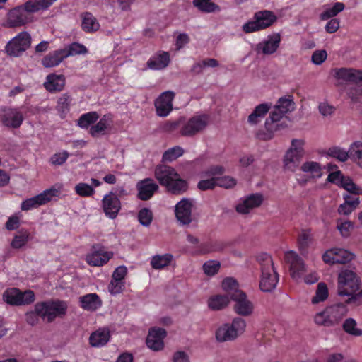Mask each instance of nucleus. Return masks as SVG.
Masks as SVG:
<instances>
[{
	"label": "nucleus",
	"instance_id": "nucleus-1",
	"mask_svg": "<svg viewBox=\"0 0 362 362\" xmlns=\"http://www.w3.org/2000/svg\"><path fill=\"white\" fill-rule=\"evenodd\" d=\"M57 0H28L23 4L11 9L7 15L4 27L8 28L25 25L30 21L28 13H37L48 9Z\"/></svg>",
	"mask_w": 362,
	"mask_h": 362
},
{
	"label": "nucleus",
	"instance_id": "nucleus-2",
	"mask_svg": "<svg viewBox=\"0 0 362 362\" xmlns=\"http://www.w3.org/2000/svg\"><path fill=\"white\" fill-rule=\"evenodd\" d=\"M361 281L355 272L351 270H342L338 276V294L347 296L346 304L353 306L362 305V289L359 291Z\"/></svg>",
	"mask_w": 362,
	"mask_h": 362
},
{
	"label": "nucleus",
	"instance_id": "nucleus-3",
	"mask_svg": "<svg viewBox=\"0 0 362 362\" xmlns=\"http://www.w3.org/2000/svg\"><path fill=\"white\" fill-rule=\"evenodd\" d=\"M345 303H337L325 308L321 312L316 313L314 321L317 325L324 327H334L338 325L348 313Z\"/></svg>",
	"mask_w": 362,
	"mask_h": 362
},
{
	"label": "nucleus",
	"instance_id": "nucleus-4",
	"mask_svg": "<svg viewBox=\"0 0 362 362\" xmlns=\"http://www.w3.org/2000/svg\"><path fill=\"white\" fill-rule=\"evenodd\" d=\"M261 267L262 277L259 282V288L264 292H270L274 290L279 281L277 274L271 256L263 253L257 257Z\"/></svg>",
	"mask_w": 362,
	"mask_h": 362
},
{
	"label": "nucleus",
	"instance_id": "nucleus-5",
	"mask_svg": "<svg viewBox=\"0 0 362 362\" xmlns=\"http://www.w3.org/2000/svg\"><path fill=\"white\" fill-rule=\"evenodd\" d=\"M246 325L245 319L235 317L230 323H223L216 329V339L218 342L235 341L245 332Z\"/></svg>",
	"mask_w": 362,
	"mask_h": 362
},
{
	"label": "nucleus",
	"instance_id": "nucleus-6",
	"mask_svg": "<svg viewBox=\"0 0 362 362\" xmlns=\"http://www.w3.org/2000/svg\"><path fill=\"white\" fill-rule=\"evenodd\" d=\"M36 310L43 320L51 323L57 317H63L66 314L67 304L59 300L37 302Z\"/></svg>",
	"mask_w": 362,
	"mask_h": 362
},
{
	"label": "nucleus",
	"instance_id": "nucleus-7",
	"mask_svg": "<svg viewBox=\"0 0 362 362\" xmlns=\"http://www.w3.org/2000/svg\"><path fill=\"white\" fill-rule=\"evenodd\" d=\"M276 20V16L272 11L263 10L257 11L255 13L252 21H249L243 24L242 30L245 33L259 31L270 27Z\"/></svg>",
	"mask_w": 362,
	"mask_h": 362
},
{
	"label": "nucleus",
	"instance_id": "nucleus-8",
	"mask_svg": "<svg viewBox=\"0 0 362 362\" xmlns=\"http://www.w3.org/2000/svg\"><path fill=\"white\" fill-rule=\"evenodd\" d=\"M304 140L294 139L291 141V146L286 151L284 163L286 169L292 172L299 166L300 160L304 155Z\"/></svg>",
	"mask_w": 362,
	"mask_h": 362
},
{
	"label": "nucleus",
	"instance_id": "nucleus-9",
	"mask_svg": "<svg viewBox=\"0 0 362 362\" xmlns=\"http://www.w3.org/2000/svg\"><path fill=\"white\" fill-rule=\"evenodd\" d=\"M3 300L11 305H25L33 303L35 300V296L31 290L22 292L17 288H10L4 292Z\"/></svg>",
	"mask_w": 362,
	"mask_h": 362
},
{
	"label": "nucleus",
	"instance_id": "nucleus-10",
	"mask_svg": "<svg viewBox=\"0 0 362 362\" xmlns=\"http://www.w3.org/2000/svg\"><path fill=\"white\" fill-rule=\"evenodd\" d=\"M210 117L206 114H202L192 117L180 129V134L183 136L190 137L202 132L206 129Z\"/></svg>",
	"mask_w": 362,
	"mask_h": 362
},
{
	"label": "nucleus",
	"instance_id": "nucleus-11",
	"mask_svg": "<svg viewBox=\"0 0 362 362\" xmlns=\"http://www.w3.org/2000/svg\"><path fill=\"white\" fill-rule=\"evenodd\" d=\"M31 36L25 31L19 33L12 38L6 46V52L9 56L19 57L31 45Z\"/></svg>",
	"mask_w": 362,
	"mask_h": 362
},
{
	"label": "nucleus",
	"instance_id": "nucleus-12",
	"mask_svg": "<svg viewBox=\"0 0 362 362\" xmlns=\"http://www.w3.org/2000/svg\"><path fill=\"white\" fill-rule=\"evenodd\" d=\"M23 120V112L18 107H4L0 111V122L6 127L18 129Z\"/></svg>",
	"mask_w": 362,
	"mask_h": 362
},
{
	"label": "nucleus",
	"instance_id": "nucleus-13",
	"mask_svg": "<svg viewBox=\"0 0 362 362\" xmlns=\"http://www.w3.org/2000/svg\"><path fill=\"white\" fill-rule=\"evenodd\" d=\"M327 182L344 188L349 193L354 194H362V189L358 187L348 176H344L340 170L330 173L327 178Z\"/></svg>",
	"mask_w": 362,
	"mask_h": 362
},
{
	"label": "nucleus",
	"instance_id": "nucleus-14",
	"mask_svg": "<svg viewBox=\"0 0 362 362\" xmlns=\"http://www.w3.org/2000/svg\"><path fill=\"white\" fill-rule=\"evenodd\" d=\"M231 300L235 303L234 312L240 316L248 317L254 312V305L244 291H235Z\"/></svg>",
	"mask_w": 362,
	"mask_h": 362
},
{
	"label": "nucleus",
	"instance_id": "nucleus-15",
	"mask_svg": "<svg viewBox=\"0 0 362 362\" xmlns=\"http://www.w3.org/2000/svg\"><path fill=\"white\" fill-rule=\"evenodd\" d=\"M175 94L172 90L163 92L154 101L156 115L161 117H165L173 110V101Z\"/></svg>",
	"mask_w": 362,
	"mask_h": 362
},
{
	"label": "nucleus",
	"instance_id": "nucleus-16",
	"mask_svg": "<svg viewBox=\"0 0 362 362\" xmlns=\"http://www.w3.org/2000/svg\"><path fill=\"white\" fill-rule=\"evenodd\" d=\"M354 257V255L351 252L338 247L327 250L322 255L323 261L329 264H346L352 260Z\"/></svg>",
	"mask_w": 362,
	"mask_h": 362
},
{
	"label": "nucleus",
	"instance_id": "nucleus-17",
	"mask_svg": "<svg viewBox=\"0 0 362 362\" xmlns=\"http://www.w3.org/2000/svg\"><path fill=\"white\" fill-rule=\"evenodd\" d=\"M57 190L54 188H50L43 191L42 193L24 200L21 203V209L28 211L44 205L50 202L53 197L57 195Z\"/></svg>",
	"mask_w": 362,
	"mask_h": 362
},
{
	"label": "nucleus",
	"instance_id": "nucleus-18",
	"mask_svg": "<svg viewBox=\"0 0 362 362\" xmlns=\"http://www.w3.org/2000/svg\"><path fill=\"white\" fill-rule=\"evenodd\" d=\"M113 256L112 252L106 251L100 245H93L90 253L86 256L87 263L93 267H100L105 264Z\"/></svg>",
	"mask_w": 362,
	"mask_h": 362
},
{
	"label": "nucleus",
	"instance_id": "nucleus-19",
	"mask_svg": "<svg viewBox=\"0 0 362 362\" xmlns=\"http://www.w3.org/2000/svg\"><path fill=\"white\" fill-rule=\"evenodd\" d=\"M285 261L289 264L291 275L293 279H298L305 272V264L303 259L294 251L285 253Z\"/></svg>",
	"mask_w": 362,
	"mask_h": 362
},
{
	"label": "nucleus",
	"instance_id": "nucleus-20",
	"mask_svg": "<svg viewBox=\"0 0 362 362\" xmlns=\"http://www.w3.org/2000/svg\"><path fill=\"white\" fill-rule=\"evenodd\" d=\"M281 41V34L274 33L269 35L267 39L259 42L256 45V52L265 55H271L275 53L280 46Z\"/></svg>",
	"mask_w": 362,
	"mask_h": 362
},
{
	"label": "nucleus",
	"instance_id": "nucleus-21",
	"mask_svg": "<svg viewBox=\"0 0 362 362\" xmlns=\"http://www.w3.org/2000/svg\"><path fill=\"white\" fill-rule=\"evenodd\" d=\"M137 198L141 201L149 200L159 189L158 184L151 178L139 180L136 185Z\"/></svg>",
	"mask_w": 362,
	"mask_h": 362
},
{
	"label": "nucleus",
	"instance_id": "nucleus-22",
	"mask_svg": "<svg viewBox=\"0 0 362 362\" xmlns=\"http://www.w3.org/2000/svg\"><path fill=\"white\" fill-rule=\"evenodd\" d=\"M102 205L105 216L111 219L115 218L121 209L119 199L112 192L104 196Z\"/></svg>",
	"mask_w": 362,
	"mask_h": 362
},
{
	"label": "nucleus",
	"instance_id": "nucleus-23",
	"mask_svg": "<svg viewBox=\"0 0 362 362\" xmlns=\"http://www.w3.org/2000/svg\"><path fill=\"white\" fill-rule=\"evenodd\" d=\"M166 331L163 328H152L146 337L147 346L156 351H160L164 347L163 339L166 337Z\"/></svg>",
	"mask_w": 362,
	"mask_h": 362
},
{
	"label": "nucleus",
	"instance_id": "nucleus-24",
	"mask_svg": "<svg viewBox=\"0 0 362 362\" xmlns=\"http://www.w3.org/2000/svg\"><path fill=\"white\" fill-rule=\"evenodd\" d=\"M192 208V202L185 198L176 204L175 210V216L182 225H188L191 223Z\"/></svg>",
	"mask_w": 362,
	"mask_h": 362
},
{
	"label": "nucleus",
	"instance_id": "nucleus-25",
	"mask_svg": "<svg viewBox=\"0 0 362 362\" xmlns=\"http://www.w3.org/2000/svg\"><path fill=\"white\" fill-rule=\"evenodd\" d=\"M113 124V115L111 113L104 115L100 120L89 129V134L93 138H97L100 135H104L105 131L110 129Z\"/></svg>",
	"mask_w": 362,
	"mask_h": 362
},
{
	"label": "nucleus",
	"instance_id": "nucleus-26",
	"mask_svg": "<svg viewBox=\"0 0 362 362\" xmlns=\"http://www.w3.org/2000/svg\"><path fill=\"white\" fill-rule=\"evenodd\" d=\"M334 77L338 80L354 83L362 82V71L351 68H339L334 69Z\"/></svg>",
	"mask_w": 362,
	"mask_h": 362
},
{
	"label": "nucleus",
	"instance_id": "nucleus-27",
	"mask_svg": "<svg viewBox=\"0 0 362 362\" xmlns=\"http://www.w3.org/2000/svg\"><path fill=\"white\" fill-rule=\"evenodd\" d=\"M263 202V196L261 194H252L245 197L242 202L236 206L237 212L246 214L254 208L259 206Z\"/></svg>",
	"mask_w": 362,
	"mask_h": 362
},
{
	"label": "nucleus",
	"instance_id": "nucleus-28",
	"mask_svg": "<svg viewBox=\"0 0 362 362\" xmlns=\"http://www.w3.org/2000/svg\"><path fill=\"white\" fill-rule=\"evenodd\" d=\"M224 247V244L220 240H209L194 247L189 252L193 255H202L222 250Z\"/></svg>",
	"mask_w": 362,
	"mask_h": 362
},
{
	"label": "nucleus",
	"instance_id": "nucleus-29",
	"mask_svg": "<svg viewBox=\"0 0 362 362\" xmlns=\"http://www.w3.org/2000/svg\"><path fill=\"white\" fill-rule=\"evenodd\" d=\"M170 62L169 53L160 50L149 58L146 65L151 70H162L169 65Z\"/></svg>",
	"mask_w": 362,
	"mask_h": 362
},
{
	"label": "nucleus",
	"instance_id": "nucleus-30",
	"mask_svg": "<svg viewBox=\"0 0 362 362\" xmlns=\"http://www.w3.org/2000/svg\"><path fill=\"white\" fill-rule=\"evenodd\" d=\"M177 175L176 170L168 165H159L155 169V177L163 186H167L173 178Z\"/></svg>",
	"mask_w": 362,
	"mask_h": 362
},
{
	"label": "nucleus",
	"instance_id": "nucleus-31",
	"mask_svg": "<svg viewBox=\"0 0 362 362\" xmlns=\"http://www.w3.org/2000/svg\"><path fill=\"white\" fill-rule=\"evenodd\" d=\"M66 79L62 74H50L46 77L44 87L50 93L59 92L65 86Z\"/></svg>",
	"mask_w": 362,
	"mask_h": 362
},
{
	"label": "nucleus",
	"instance_id": "nucleus-32",
	"mask_svg": "<svg viewBox=\"0 0 362 362\" xmlns=\"http://www.w3.org/2000/svg\"><path fill=\"white\" fill-rule=\"evenodd\" d=\"M81 308L89 311H95L102 305V300L96 293H88L79 298Z\"/></svg>",
	"mask_w": 362,
	"mask_h": 362
},
{
	"label": "nucleus",
	"instance_id": "nucleus-33",
	"mask_svg": "<svg viewBox=\"0 0 362 362\" xmlns=\"http://www.w3.org/2000/svg\"><path fill=\"white\" fill-rule=\"evenodd\" d=\"M82 30L88 33H94L100 28V24L96 18L90 12H85L81 14Z\"/></svg>",
	"mask_w": 362,
	"mask_h": 362
},
{
	"label": "nucleus",
	"instance_id": "nucleus-34",
	"mask_svg": "<svg viewBox=\"0 0 362 362\" xmlns=\"http://www.w3.org/2000/svg\"><path fill=\"white\" fill-rule=\"evenodd\" d=\"M270 105L267 103H262L255 107L252 112L248 116L247 122L250 125L258 124L267 114Z\"/></svg>",
	"mask_w": 362,
	"mask_h": 362
},
{
	"label": "nucleus",
	"instance_id": "nucleus-35",
	"mask_svg": "<svg viewBox=\"0 0 362 362\" xmlns=\"http://www.w3.org/2000/svg\"><path fill=\"white\" fill-rule=\"evenodd\" d=\"M63 52L64 50L61 49L49 53L42 59V64L47 68L59 65L66 58Z\"/></svg>",
	"mask_w": 362,
	"mask_h": 362
},
{
	"label": "nucleus",
	"instance_id": "nucleus-36",
	"mask_svg": "<svg viewBox=\"0 0 362 362\" xmlns=\"http://www.w3.org/2000/svg\"><path fill=\"white\" fill-rule=\"evenodd\" d=\"M110 332L106 330H97L93 332L89 337L91 346L100 347L105 345L110 340Z\"/></svg>",
	"mask_w": 362,
	"mask_h": 362
},
{
	"label": "nucleus",
	"instance_id": "nucleus-37",
	"mask_svg": "<svg viewBox=\"0 0 362 362\" xmlns=\"http://www.w3.org/2000/svg\"><path fill=\"white\" fill-rule=\"evenodd\" d=\"M193 6L199 11L211 13L221 11V7L211 0H193Z\"/></svg>",
	"mask_w": 362,
	"mask_h": 362
},
{
	"label": "nucleus",
	"instance_id": "nucleus-38",
	"mask_svg": "<svg viewBox=\"0 0 362 362\" xmlns=\"http://www.w3.org/2000/svg\"><path fill=\"white\" fill-rule=\"evenodd\" d=\"M168 191L174 194H180L185 192L188 188V184L186 180L180 178L179 174L175 176L172 182L166 186Z\"/></svg>",
	"mask_w": 362,
	"mask_h": 362
},
{
	"label": "nucleus",
	"instance_id": "nucleus-39",
	"mask_svg": "<svg viewBox=\"0 0 362 362\" xmlns=\"http://www.w3.org/2000/svg\"><path fill=\"white\" fill-rule=\"evenodd\" d=\"M173 259V256L170 253L156 255L152 257L151 265L155 269H162L170 265Z\"/></svg>",
	"mask_w": 362,
	"mask_h": 362
},
{
	"label": "nucleus",
	"instance_id": "nucleus-40",
	"mask_svg": "<svg viewBox=\"0 0 362 362\" xmlns=\"http://www.w3.org/2000/svg\"><path fill=\"white\" fill-rule=\"evenodd\" d=\"M285 115L281 113L276 107H274V110L269 113V117L266 119L264 126L271 129L272 127L279 128V130L286 127L283 123H279L281 119Z\"/></svg>",
	"mask_w": 362,
	"mask_h": 362
},
{
	"label": "nucleus",
	"instance_id": "nucleus-41",
	"mask_svg": "<svg viewBox=\"0 0 362 362\" xmlns=\"http://www.w3.org/2000/svg\"><path fill=\"white\" fill-rule=\"evenodd\" d=\"M99 117V114L95 111L82 114L77 121V125L81 129H87L88 127L93 125Z\"/></svg>",
	"mask_w": 362,
	"mask_h": 362
},
{
	"label": "nucleus",
	"instance_id": "nucleus-42",
	"mask_svg": "<svg viewBox=\"0 0 362 362\" xmlns=\"http://www.w3.org/2000/svg\"><path fill=\"white\" fill-rule=\"evenodd\" d=\"M229 301V297L227 295H216L209 299L208 305L213 310H219L226 307Z\"/></svg>",
	"mask_w": 362,
	"mask_h": 362
},
{
	"label": "nucleus",
	"instance_id": "nucleus-43",
	"mask_svg": "<svg viewBox=\"0 0 362 362\" xmlns=\"http://www.w3.org/2000/svg\"><path fill=\"white\" fill-rule=\"evenodd\" d=\"M300 170L304 173H310L313 178H320L322 176V168L319 163L315 161H306Z\"/></svg>",
	"mask_w": 362,
	"mask_h": 362
},
{
	"label": "nucleus",
	"instance_id": "nucleus-44",
	"mask_svg": "<svg viewBox=\"0 0 362 362\" xmlns=\"http://www.w3.org/2000/svg\"><path fill=\"white\" fill-rule=\"evenodd\" d=\"M312 241L310 230H302L298 238V249L302 255H305Z\"/></svg>",
	"mask_w": 362,
	"mask_h": 362
},
{
	"label": "nucleus",
	"instance_id": "nucleus-45",
	"mask_svg": "<svg viewBox=\"0 0 362 362\" xmlns=\"http://www.w3.org/2000/svg\"><path fill=\"white\" fill-rule=\"evenodd\" d=\"M350 158L362 168V142L355 141L349 147Z\"/></svg>",
	"mask_w": 362,
	"mask_h": 362
},
{
	"label": "nucleus",
	"instance_id": "nucleus-46",
	"mask_svg": "<svg viewBox=\"0 0 362 362\" xmlns=\"http://www.w3.org/2000/svg\"><path fill=\"white\" fill-rule=\"evenodd\" d=\"M356 321L351 317L347 318L344 320L342 325L343 330L352 336L360 337L362 336V329L358 328Z\"/></svg>",
	"mask_w": 362,
	"mask_h": 362
},
{
	"label": "nucleus",
	"instance_id": "nucleus-47",
	"mask_svg": "<svg viewBox=\"0 0 362 362\" xmlns=\"http://www.w3.org/2000/svg\"><path fill=\"white\" fill-rule=\"evenodd\" d=\"M184 153L185 151L182 147L175 146L168 148L163 153L162 160L163 162H172L181 157Z\"/></svg>",
	"mask_w": 362,
	"mask_h": 362
},
{
	"label": "nucleus",
	"instance_id": "nucleus-48",
	"mask_svg": "<svg viewBox=\"0 0 362 362\" xmlns=\"http://www.w3.org/2000/svg\"><path fill=\"white\" fill-rule=\"evenodd\" d=\"M327 153L329 156L336 158L341 162L346 161L350 158L349 150L347 151L339 146H333L328 148Z\"/></svg>",
	"mask_w": 362,
	"mask_h": 362
},
{
	"label": "nucleus",
	"instance_id": "nucleus-49",
	"mask_svg": "<svg viewBox=\"0 0 362 362\" xmlns=\"http://www.w3.org/2000/svg\"><path fill=\"white\" fill-rule=\"evenodd\" d=\"M344 4L341 2H336L332 8H327L320 14V19L326 21L329 18H334L339 13L344 9Z\"/></svg>",
	"mask_w": 362,
	"mask_h": 362
},
{
	"label": "nucleus",
	"instance_id": "nucleus-50",
	"mask_svg": "<svg viewBox=\"0 0 362 362\" xmlns=\"http://www.w3.org/2000/svg\"><path fill=\"white\" fill-rule=\"evenodd\" d=\"M329 296L328 288L325 283H319L315 296L313 297L311 302L313 304H317L325 300Z\"/></svg>",
	"mask_w": 362,
	"mask_h": 362
},
{
	"label": "nucleus",
	"instance_id": "nucleus-51",
	"mask_svg": "<svg viewBox=\"0 0 362 362\" xmlns=\"http://www.w3.org/2000/svg\"><path fill=\"white\" fill-rule=\"evenodd\" d=\"M238 283L233 277H227L225 278L222 281V288L223 289L228 293V295L230 296V299L232 298L233 294L235 291H243L238 288Z\"/></svg>",
	"mask_w": 362,
	"mask_h": 362
},
{
	"label": "nucleus",
	"instance_id": "nucleus-52",
	"mask_svg": "<svg viewBox=\"0 0 362 362\" xmlns=\"http://www.w3.org/2000/svg\"><path fill=\"white\" fill-rule=\"evenodd\" d=\"M64 50V54L66 55V58L69 56H74L76 54H86L87 52L86 47L78 42H73L67 46Z\"/></svg>",
	"mask_w": 362,
	"mask_h": 362
},
{
	"label": "nucleus",
	"instance_id": "nucleus-53",
	"mask_svg": "<svg viewBox=\"0 0 362 362\" xmlns=\"http://www.w3.org/2000/svg\"><path fill=\"white\" fill-rule=\"evenodd\" d=\"M347 95L352 101H358L362 97V82L348 85Z\"/></svg>",
	"mask_w": 362,
	"mask_h": 362
},
{
	"label": "nucleus",
	"instance_id": "nucleus-54",
	"mask_svg": "<svg viewBox=\"0 0 362 362\" xmlns=\"http://www.w3.org/2000/svg\"><path fill=\"white\" fill-rule=\"evenodd\" d=\"M153 218V212L148 208H142L138 212V221L144 226H149Z\"/></svg>",
	"mask_w": 362,
	"mask_h": 362
},
{
	"label": "nucleus",
	"instance_id": "nucleus-55",
	"mask_svg": "<svg viewBox=\"0 0 362 362\" xmlns=\"http://www.w3.org/2000/svg\"><path fill=\"white\" fill-rule=\"evenodd\" d=\"M71 96L66 93L59 98L57 100V110L62 114H66L69 111Z\"/></svg>",
	"mask_w": 362,
	"mask_h": 362
},
{
	"label": "nucleus",
	"instance_id": "nucleus-56",
	"mask_svg": "<svg viewBox=\"0 0 362 362\" xmlns=\"http://www.w3.org/2000/svg\"><path fill=\"white\" fill-rule=\"evenodd\" d=\"M274 107L285 115L294 109V103L291 98H281Z\"/></svg>",
	"mask_w": 362,
	"mask_h": 362
},
{
	"label": "nucleus",
	"instance_id": "nucleus-57",
	"mask_svg": "<svg viewBox=\"0 0 362 362\" xmlns=\"http://www.w3.org/2000/svg\"><path fill=\"white\" fill-rule=\"evenodd\" d=\"M224 172L225 169L221 165H211L207 169L200 173V177L202 178L214 177L215 176L222 175Z\"/></svg>",
	"mask_w": 362,
	"mask_h": 362
},
{
	"label": "nucleus",
	"instance_id": "nucleus-58",
	"mask_svg": "<svg viewBox=\"0 0 362 362\" xmlns=\"http://www.w3.org/2000/svg\"><path fill=\"white\" fill-rule=\"evenodd\" d=\"M29 236L30 234L27 231L16 235L11 243V247L14 249H20L23 247L28 242Z\"/></svg>",
	"mask_w": 362,
	"mask_h": 362
},
{
	"label": "nucleus",
	"instance_id": "nucleus-59",
	"mask_svg": "<svg viewBox=\"0 0 362 362\" xmlns=\"http://www.w3.org/2000/svg\"><path fill=\"white\" fill-rule=\"evenodd\" d=\"M337 228L343 237L347 238L350 235L354 228V225L350 221H343L340 219L337 221Z\"/></svg>",
	"mask_w": 362,
	"mask_h": 362
},
{
	"label": "nucleus",
	"instance_id": "nucleus-60",
	"mask_svg": "<svg viewBox=\"0 0 362 362\" xmlns=\"http://www.w3.org/2000/svg\"><path fill=\"white\" fill-rule=\"evenodd\" d=\"M221 267L218 262L214 260H209L203 264L204 272L207 276H214L218 273Z\"/></svg>",
	"mask_w": 362,
	"mask_h": 362
},
{
	"label": "nucleus",
	"instance_id": "nucleus-61",
	"mask_svg": "<svg viewBox=\"0 0 362 362\" xmlns=\"http://www.w3.org/2000/svg\"><path fill=\"white\" fill-rule=\"evenodd\" d=\"M75 191L77 194L83 197H90L95 192L94 189L90 185L83 182L76 185Z\"/></svg>",
	"mask_w": 362,
	"mask_h": 362
},
{
	"label": "nucleus",
	"instance_id": "nucleus-62",
	"mask_svg": "<svg viewBox=\"0 0 362 362\" xmlns=\"http://www.w3.org/2000/svg\"><path fill=\"white\" fill-rule=\"evenodd\" d=\"M217 179L215 177H211L200 180L197 184V187L202 191H206L209 189H213L217 186Z\"/></svg>",
	"mask_w": 362,
	"mask_h": 362
},
{
	"label": "nucleus",
	"instance_id": "nucleus-63",
	"mask_svg": "<svg viewBox=\"0 0 362 362\" xmlns=\"http://www.w3.org/2000/svg\"><path fill=\"white\" fill-rule=\"evenodd\" d=\"M124 288V281L116 280L112 278L108 289L111 294L116 295L122 292Z\"/></svg>",
	"mask_w": 362,
	"mask_h": 362
},
{
	"label": "nucleus",
	"instance_id": "nucleus-64",
	"mask_svg": "<svg viewBox=\"0 0 362 362\" xmlns=\"http://www.w3.org/2000/svg\"><path fill=\"white\" fill-rule=\"evenodd\" d=\"M266 131L264 130H259L257 132V137L259 139L267 141L270 140L274 137V134L275 132H277L279 130V128L272 127L271 129L268 127H265Z\"/></svg>",
	"mask_w": 362,
	"mask_h": 362
}]
</instances>
